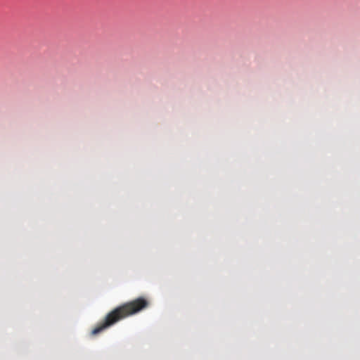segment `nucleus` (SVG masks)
Masks as SVG:
<instances>
[{
	"label": "nucleus",
	"instance_id": "nucleus-1",
	"mask_svg": "<svg viewBox=\"0 0 360 360\" xmlns=\"http://www.w3.org/2000/svg\"><path fill=\"white\" fill-rule=\"evenodd\" d=\"M150 305V302L148 298L139 297L115 308L107 315H132L148 308Z\"/></svg>",
	"mask_w": 360,
	"mask_h": 360
}]
</instances>
